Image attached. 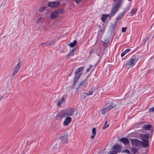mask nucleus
Wrapping results in <instances>:
<instances>
[{
	"instance_id": "obj_1",
	"label": "nucleus",
	"mask_w": 154,
	"mask_h": 154,
	"mask_svg": "<svg viewBox=\"0 0 154 154\" xmlns=\"http://www.w3.org/2000/svg\"><path fill=\"white\" fill-rule=\"evenodd\" d=\"M84 67H80L78 69H75V75L73 78V84L72 88L75 85L82 74L84 69Z\"/></svg>"
},
{
	"instance_id": "obj_2",
	"label": "nucleus",
	"mask_w": 154,
	"mask_h": 154,
	"mask_svg": "<svg viewBox=\"0 0 154 154\" xmlns=\"http://www.w3.org/2000/svg\"><path fill=\"white\" fill-rule=\"evenodd\" d=\"M140 137L142 140L143 147L146 148L149 147V138L151 139L152 135L148 133L141 134L140 135Z\"/></svg>"
},
{
	"instance_id": "obj_3",
	"label": "nucleus",
	"mask_w": 154,
	"mask_h": 154,
	"mask_svg": "<svg viewBox=\"0 0 154 154\" xmlns=\"http://www.w3.org/2000/svg\"><path fill=\"white\" fill-rule=\"evenodd\" d=\"M106 107L104 108L101 109L102 114L105 115L106 113L110 110L114 108L117 106V104L116 101H113L111 102L110 103H107L106 104Z\"/></svg>"
},
{
	"instance_id": "obj_4",
	"label": "nucleus",
	"mask_w": 154,
	"mask_h": 154,
	"mask_svg": "<svg viewBox=\"0 0 154 154\" xmlns=\"http://www.w3.org/2000/svg\"><path fill=\"white\" fill-rule=\"evenodd\" d=\"M139 58L140 56L133 55L129 60L126 61L125 66L128 68L133 67L139 60Z\"/></svg>"
},
{
	"instance_id": "obj_5",
	"label": "nucleus",
	"mask_w": 154,
	"mask_h": 154,
	"mask_svg": "<svg viewBox=\"0 0 154 154\" xmlns=\"http://www.w3.org/2000/svg\"><path fill=\"white\" fill-rule=\"evenodd\" d=\"M123 1V0H117L115 5L113 7L111 11L112 12V16L114 15L116 12L119 10L122 5Z\"/></svg>"
},
{
	"instance_id": "obj_6",
	"label": "nucleus",
	"mask_w": 154,
	"mask_h": 154,
	"mask_svg": "<svg viewBox=\"0 0 154 154\" xmlns=\"http://www.w3.org/2000/svg\"><path fill=\"white\" fill-rule=\"evenodd\" d=\"M131 144L133 146H143V143L142 141L136 139H130Z\"/></svg>"
},
{
	"instance_id": "obj_7",
	"label": "nucleus",
	"mask_w": 154,
	"mask_h": 154,
	"mask_svg": "<svg viewBox=\"0 0 154 154\" xmlns=\"http://www.w3.org/2000/svg\"><path fill=\"white\" fill-rule=\"evenodd\" d=\"M68 135L67 133H65L60 136L59 139L61 140L62 142L65 143L68 141Z\"/></svg>"
},
{
	"instance_id": "obj_8",
	"label": "nucleus",
	"mask_w": 154,
	"mask_h": 154,
	"mask_svg": "<svg viewBox=\"0 0 154 154\" xmlns=\"http://www.w3.org/2000/svg\"><path fill=\"white\" fill-rule=\"evenodd\" d=\"M60 4L59 1L49 2L48 3V6L51 8H56L58 7Z\"/></svg>"
},
{
	"instance_id": "obj_9",
	"label": "nucleus",
	"mask_w": 154,
	"mask_h": 154,
	"mask_svg": "<svg viewBox=\"0 0 154 154\" xmlns=\"http://www.w3.org/2000/svg\"><path fill=\"white\" fill-rule=\"evenodd\" d=\"M122 146L119 144H116L112 147V150L117 154L120 152L122 151Z\"/></svg>"
},
{
	"instance_id": "obj_10",
	"label": "nucleus",
	"mask_w": 154,
	"mask_h": 154,
	"mask_svg": "<svg viewBox=\"0 0 154 154\" xmlns=\"http://www.w3.org/2000/svg\"><path fill=\"white\" fill-rule=\"evenodd\" d=\"M117 23L115 21L113 24L111 25L109 27V30L110 32V33L111 35L113 34V35L115 34L114 30L117 26Z\"/></svg>"
},
{
	"instance_id": "obj_11",
	"label": "nucleus",
	"mask_w": 154,
	"mask_h": 154,
	"mask_svg": "<svg viewBox=\"0 0 154 154\" xmlns=\"http://www.w3.org/2000/svg\"><path fill=\"white\" fill-rule=\"evenodd\" d=\"M112 12L111 11L109 14H103L101 18V19L102 20V21L103 22H105L108 17H109V19H110L113 16H112Z\"/></svg>"
},
{
	"instance_id": "obj_12",
	"label": "nucleus",
	"mask_w": 154,
	"mask_h": 154,
	"mask_svg": "<svg viewBox=\"0 0 154 154\" xmlns=\"http://www.w3.org/2000/svg\"><path fill=\"white\" fill-rule=\"evenodd\" d=\"M75 109L73 108H70L68 109L66 112H65V113L66 116H72L75 112Z\"/></svg>"
},
{
	"instance_id": "obj_13",
	"label": "nucleus",
	"mask_w": 154,
	"mask_h": 154,
	"mask_svg": "<svg viewBox=\"0 0 154 154\" xmlns=\"http://www.w3.org/2000/svg\"><path fill=\"white\" fill-rule=\"evenodd\" d=\"M20 63L21 60H20L19 61V62L17 63L15 67L14 68V70L13 71L12 73V75L13 76L15 75L18 72L19 70L20 67Z\"/></svg>"
},
{
	"instance_id": "obj_14",
	"label": "nucleus",
	"mask_w": 154,
	"mask_h": 154,
	"mask_svg": "<svg viewBox=\"0 0 154 154\" xmlns=\"http://www.w3.org/2000/svg\"><path fill=\"white\" fill-rule=\"evenodd\" d=\"M58 11L57 10H56L51 13L50 15V17L51 19L57 18L58 17L59 14Z\"/></svg>"
},
{
	"instance_id": "obj_15",
	"label": "nucleus",
	"mask_w": 154,
	"mask_h": 154,
	"mask_svg": "<svg viewBox=\"0 0 154 154\" xmlns=\"http://www.w3.org/2000/svg\"><path fill=\"white\" fill-rule=\"evenodd\" d=\"M72 118L69 116H68L65 119L63 124L64 126H67L71 122Z\"/></svg>"
},
{
	"instance_id": "obj_16",
	"label": "nucleus",
	"mask_w": 154,
	"mask_h": 154,
	"mask_svg": "<svg viewBox=\"0 0 154 154\" xmlns=\"http://www.w3.org/2000/svg\"><path fill=\"white\" fill-rule=\"evenodd\" d=\"M119 141L122 143L124 145H127L129 143L128 139L126 137H123L119 139Z\"/></svg>"
},
{
	"instance_id": "obj_17",
	"label": "nucleus",
	"mask_w": 154,
	"mask_h": 154,
	"mask_svg": "<svg viewBox=\"0 0 154 154\" xmlns=\"http://www.w3.org/2000/svg\"><path fill=\"white\" fill-rule=\"evenodd\" d=\"M88 85L87 81L86 79H84V80L82 81L79 84V86L83 88H85L86 86Z\"/></svg>"
},
{
	"instance_id": "obj_18",
	"label": "nucleus",
	"mask_w": 154,
	"mask_h": 154,
	"mask_svg": "<svg viewBox=\"0 0 154 154\" xmlns=\"http://www.w3.org/2000/svg\"><path fill=\"white\" fill-rule=\"evenodd\" d=\"M125 14L123 12L119 13L116 19V20L115 21V22H116V23H118V21L119 20L121 19L123 17Z\"/></svg>"
},
{
	"instance_id": "obj_19",
	"label": "nucleus",
	"mask_w": 154,
	"mask_h": 154,
	"mask_svg": "<svg viewBox=\"0 0 154 154\" xmlns=\"http://www.w3.org/2000/svg\"><path fill=\"white\" fill-rule=\"evenodd\" d=\"M143 130H151L152 128V127L150 125H145L143 126Z\"/></svg>"
},
{
	"instance_id": "obj_20",
	"label": "nucleus",
	"mask_w": 154,
	"mask_h": 154,
	"mask_svg": "<svg viewBox=\"0 0 154 154\" xmlns=\"http://www.w3.org/2000/svg\"><path fill=\"white\" fill-rule=\"evenodd\" d=\"M77 41L76 40H74L73 42H70L69 44H68L71 47H74L77 44Z\"/></svg>"
},
{
	"instance_id": "obj_21",
	"label": "nucleus",
	"mask_w": 154,
	"mask_h": 154,
	"mask_svg": "<svg viewBox=\"0 0 154 154\" xmlns=\"http://www.w3.org/2000/svg\"><path fill=\"white\" fill-rule=\"evenodd\" d=\"M131 50L130 49H127L124 52H123L121 54V57H123L127 53L129 52Z\"/></svg>"
},
{
	"instance_id": "obj_22",
	"label": "nucleus",
	"mask_w": 154,
	"mask_h": 154,
	"mask_svg": "<svg viewBox=\"0 0 154 154\" xmlns=\"http://www.w3.org/2000/svg\"><path fill=\"white\" fill-rule=\"evenodd\" d=\"M66 116L65 112H63V114H61L60 113H58L56 116V117L57 118H60V119L63 118V117Z\"/></svg>"
},
{
	"instance_id": "obj_23",
	"label": "nucleus",
	"mask_w": 154,
	"mask_h": 154,
	"mask_svg": "<svg viewBox=\"0 0 154 154\" xmlns=\"http://www.w3.org/2000/svg\"><path fill=\"white\" fill-rule=\"evenodd\" d=\"M86 94H85V92H82L80 94V98L82 100H84L85 99V97H86Z\"/></svg>"
},
{
	"instance_id": "obj_24",
	"label": "nucleus",
	"mask_w": 154,
	"mask_h": 154,
	"mask_svg": "<svg viewBox=\"0 0 154 154\" xmlns=\"http://www.w3.org/2000/svg\"><path fill=\"white\" fill-rule=\"evenodd\" d=\"M93 90L94 89H93V87H92V88H91V90L90 91L87 93H85L86 95L87 96H89L92 95L94 91Z\"/></svg>"
},
{
	"instance_id": "obj_25",
	"label": "nucleus",
	"mask_w": 154,
	"mask_h": 154,
	"mask_svg": "<svg viewBox=\"0 0 154 154\" xmlns=\"http://www.w3.org/2000/svg\"><path fill=\"white\" fill-rule=\"evenodd\" d=\"M47 8L46 6H42L39 8V11L41 12L42 13L45 11V9Z\"/></svg>"
},
{
	"instance_id": "obj_26",
	"label": "nucleus",
	"mask_w": 154,
	"mask_h": 154,
	"mask_svg": "<svg viewBox=\"0 0 154 154\" xmlns=\"http://www.w3.org/2000/svg\"><path fill=\"white\" fill-rule=\"evenodd\" d=\"M131 151L134 153V154H135L137 153L138 150L135 147H133L131 149Z\"/></svg>"
},
{
	"instance_id": "obj_27",
	"label": "nucleus",
	"mask_w": 154,
	"mask_h": 154,
	"mask_svg": "<svg viewBox=\"0 0 154 154\" xmlns=\"http://www.w3.org/2000/svg\"><path fill=\"white\" fill-rule=\"evenodd\" d=\"M58 14L59 15V14H63V13L64 11H65V10L63 9H60V10H58Z\"/></svg>"
},
{
	"instance_id": "obj_28",
	"label": "nucleus",
	"mask_w": 154,
	"mask_h": 154,
	"mask_svg": "<svg viewBox=\"0 0 154 154\" xmlns=\"http://www.w3.org/2000/svg\"><path fill=\"white\" fill-rule=\"evenodd\" d=\"M48 42V45H54L55 42V39H54L51 41H49Z\"/></svg>"
},
{
	"instance_id": "obj_29",
	"label": "nucleus",
	"mask_w": 154,
	"mask_h": 154,
	"mask_svg": "<svg viewBox=\"0 0 154 154\" xmlns=\"http://www.w3.org/2000/svg\"><path fill=\"white\" fill-rule=\"evenodd\" d=\"M105 29V27H103L102 28L99 29L98 30L99 32L103 33L104 32Z\"/></svg>"
},
{
	"instance_id": "obj_30",
	"label": "nucleus",
	"mask_w": 154,
	"mask_h": 154,
	"mask_svg": "<svg viewBox=\"0 0 154 154\" xmlns=\"http://www.w3.org/2000/svg\"><path fill=\"white\" fill-rule=\"evenodd\" d=\"M107 121H106L105 122L103 128V129H104V130L105 129L109 126V125H107Z\"/></svg>"
},
{
	"instance_id": "obj_31",
	"label": "nucleus",
	"mask_w": 154,
	"mask_h": 154,
	"mask_svg": "<svg viewBox=\"0 0 154 154\" xmlns=\"http://www.w3.org/2000/svg\"><path fill=\"white\" fill-rule=\"evenodd\" d=\"M137 11V10L135 9V8L132 9L131 11V14H132L131 15V16H132L133 15V14L134 13H135Z\"/></svg>"
},
{
	"instance_id": "obj_32",
	"label": "nucleus",
	"mask_w": 154,
	"mask_h": 154,
	"mask_svg": "<svg viewBox=\"0 0 154 154\" xmlns=\"http://www.w3.org/2000/svg\"><path fill=\"white\" fill-rule=\"evenodd\" d=\"M129 6H128L126 8L124 9L123 12L125 14L126 12L129 10Z\"/></svg>"
},
{
	"instance_id": "obj_33",
	"label": "nucleus",
	"mask_w": 154,
	"mask_h": 154,
	"mask_svg": "<svg viewBox=\"0 0 154 154\" xmlns=\"http://www.w3.org/2000/svg\"><path fill=\"white\" fill-rule=\"evenodd\" d=\"M122 152L123 153H126L127 154H130L129 151L127 149H125L122 151Z\"/></svg>"
},
{
	"instance_id": "obj_34",
	"label": "nucleus",
	"mask_w": 154,
	"mask_h": 154,
	"mask_svg": "<svg viewBox=\"0 0 154 154\" xmlns=\"http://www.w3.org/2000/svg\"><path fill=\"white\" fill-rule=\"evenodd\" d=\"M109 43V42H103V47L105 48H106Z\"/></svg>"
},
{
	"instance_id": "obj_35",
	"label": "nucleus",
	"mask_w": 154,
	"mask_h": 154,
	"mask_svg": "<svg viewBox=\"0 0 154 154\" xmlns=\"http://www.w3.org/2000/svg\"><path fill=\"white\" fill-rule=\"evenodd\" d=\"M92 134H96V129L95 128H93L92 129Z\"/></svg>"
},
{
	"instance_id": "obj_36",
	"label": "nucleus",
	"mask_w": 154,
	"mask_h": 154,
	"mask_svg": "<svg viewBox=\"0 0 154 154\" xmlns=\"http://www.w3.org/2000/svg\"><path fill=\"white\" fill-rule=\"evenodd\" d=\"M60 146L59 145H58L56 143L54 146H53V149H54V150L55 149H57Z\"/></svg>"
},
{
	"instance_id": "obj_37",
	"label": "nucleus",
	"mask_w": 154,
	"mask_h": 154,
	"mask_svg": "<svg viewBox=\"0 0 154 154\" xmlns=\"http://www.w3.org/2000/svg\"><path fill=\"white\" fill-rule=\"evenodd\" d=\"M149 112H152L154 111V107L150 108L149 109Z\"/></svg>"
},
{
	"instance_id": "obj_38",
	"label": "nucleus",
	"mask_w": 154,
	"mask_h": 154,
	"mask_svg": "<svg viewBox=\"0 0 154 154\" xmlns=\"http://www.w3.org/2000/svg\"><path fill=\"white\" fill-rule=\"evenodd\" d=\"M73 55L72 54L69 52L66 55V58L67 59H69V57L70 56H72Z\"/></svg>"
},
{
	"instance_id": "obj_39",
	"label": "nucleus",
	"mask_w": 154,
	"mask_h": 154,
	"mask_svg": "<svg viewBox=\"0 0 154 154\" xmlns=\"http://www.w3.org/2000/svg\"><path fill=\"white\" fill-rule=\"evenodd\" d=\"M73 55L72 54L69 52L66 55V58L67 59H69V57L70 56H72Z\"/></svg>"
},
{
	"instance_id": "obj_40",
	"label": "nucleus",
	"mask_w": 154,
	"mask_h": 154,
	"mask_svg": "<svg viewBox=\"0 0 154 154\" xmlns=\"http://www.w3.org/2000/svg\"><path fill=\"white\" fill-rule=\"evenodd\" d=\"M127 28L126 27H123L122 28V32H125L127 29Z\"/></svg>"
},
{
	"instance_id": "obj_41",
	"label": "nucleus",
	"mask_w": 154,
	"mask_h": 154,
	"mask_svg": "<svg viewBox=\"0 0 154 154\" xmlns=\"http://www.w3.org/2000/svg\"><path fill=\"white\" fill-rule=\"evenodd\" d=\"M76 50V49L75 48H73L70 50L69 52L72 54L74 53V51H75Z\"/></svg>"
},
{
	"instance_id": "obj_42",
	"label": "nucleus",
	"mask_w": 154,
	"mask_h": 154,
	"mask_svg": "<svg viewBox=\"0 0 154 154\" xmlns=\"http://www.w3.org/2000/svg\"><path fill=\"white\" fill-rule=\"evenodd\" d=\"M48 42H44V43H42L41 44L39 45V46H40V45H46V46H49V45H48Z\"/></svg>"
},
{
	"instance_id": "obj_43",
	"label": "nucleus",
	"mask_w": 154,
	"mask_h": 154,
	"mask_svg": "<svg viewBox=\"0 0 154 154\" xmlns=\"http://www.w3.org/2000/svg\"><path fill=\"white\" fill-rule=\"evenodd\" d=\"M94 50L93 49H91L89 52V56H91V54H92L93 53H94Z\"/></svg>"
},
{
	"instance_id": "obj_44",
	"label": "nucleus",
	"mask_w": 154,
	"mask_h": 154,
	"mask_svg": "<svg viewBox=\"0 0 154 154\" xmlns=\"http://www.w3.org/2000/svg\"><path fill=\"white\" fill-rule=\"evenodd\" d=\"M74 1L76 4H79L81 2L82 0H74Z\"/></svg>"
},
{
	"instance_id": "obj_45",
	"label": "nucleus",
	"mask_w": 154,
	"mask_h": 154,
	"mask_svg": "<svg viewBox=\"0 0 154 154\" xmlns=\"http://www.w3.org/2000/svg\"><path fill=\"white\" fill-rule=\"evenodd\" d=\"M62 102H61V101H59L58 102V103H57V105L58 106H60L61 105V104L62 103Z\"/></svg>"
},
{
	"instance_id": "obj_46",
	"label": "nucleus",
	"mask_w": 154,
	"mask_h": 154,
	"mask_svg": "<svg viewBox=\"0 0 154 154\" xmlns=\"http://www.w3.org/2000/svg\"><path fill=\"white\" fill-rule=\"evenodd\" d=\"M150 39V36H147L146 38L144 40L145 42L148 41Z\"/></svg>"
},
{
	"instance_id": "obj_47",
	"label": "nucleus",
	"mask_w": 154,
	"mask_h": 154,
	"mask_svg": "<svg viewBox=\"0 0 154 154\" xmlns=\"http://www.w3.org/2000/svg\"><path fill=\"white\" fill-rule=\"evenodd\" d=\"M65 100V99L64 97H62V98L61 99V100L60 101H61V102H62V103L63 101H64Z\"/></svg>"
},
{
	"instance_id": "obj_48",
	"label": "nucleus",
	"mask_w": 154,
	"mask_h": 154,
	"mask_svg": "<svg viewBox=\"0 0 154 154\" xmlns=\"http://www.w3.org/2000/svg\"><path fill=\"white\" fill-rule=\"evenodd\" d=\"M95 135V134H92V135L91 137V138L92 139L94 138Z\"/></svg>"
},
{
	"instance_id": "obj_49",
	"label": "nucleus",
	"mask_w": 154,
	"mask_h": 154,
	"mask_svg": "<svg viewBox=\"0 0 154 154\" xmlns=\"http://www.w3.org/2000/svg\"><path fill=\"white\" fill-rule=\"evenodd\" d=\"M81 88L80 86L79 85L78 87L76 88V91H79V88Z\"/></svg>"
},
{
	"instance_id": "obj_50",
	"label": "nucleus",
	"mask_w": 154,
	"mask_h": 154,
	"mask_svg": "<svg viewBox=\"0 0 154 154\" xmlns=\"http://www.w3.org/2000/svg\"><path fill=\"white\" fill-rule=\"evenodd\" d=\"M90 76V74L88 75H87V76L86 77V78L85 79H86V80L87 81V80L88 79V78Z\"/></svg>"
},
{
	"instance_id": "obj_51",
	"label": "nucleus",
	"mask_w": 154,
	"mask_h": 154,
	"mask_svg": "<svg viewBox=\"0 0 154 154\" xmlns=\"http://www.w3.org/2000/svg\"><path fill=\"white\" fill-rule=\"evenodd\" d=\"M42 18V17H41V18H39L37 20V23H39L40 22V20Z\"/></svg>"
},
{
	"instance_id": "obj_52",
	"label": "nucleus",
	"mask_w": 154,
	"mask_h": 154,
	"mask_svg": "<svg viewBox=\"0 0 154 154\" xmlns=\"http://www.w3.org/2000/svg\"><path fill=\"white\" fill-rule=\"evenodd\" d=\"M92 67V65H90L89 66L88 68L91 69Z\"/></svg>"
},
{
	"instance_id": "obj_53",
	"label": "nucleus",
	"mask_w": 154,
	"mask_h": 154,
	"mask_svg": "<svg viewBox=\"0 0 154 154\" xmlns=\"http://www.w3.org/2000/svg\"><path fill=\"white\" fill-rule=\"evenodd\" d=\"M104 41L106 42H109V40L108 39H105Z\"/></svg>"
},
{
	"instance_id": "obj_54",
	"label": "nucleus",
	"mask_w": 154,
	"mask_h": 154,
	"mask_svg": "<svg viewBox=\"0 0 154 154\" xmlns=\"http://www.w3.org/2000/svg\"><path fill=\"white\" fill-rule=\"evenodd\" d=\"M90 70V69L88 68L87 69L86 71V72H88Z\"/></svg>"
},
{
	"instance_id": "obj_55",
	"label": "nucleus",
	"mask_w": 154,
	"mask_h": 154,
	"mask_svg": "<svg viewBox=\"0 0 154 154\" xmlns=\"http://www.w3.org/2000/svg\"><path fill=\"white\" fill-rule=\"evenodd\" d=\"M3 96H0V101L2 99V98H3Z\"/></svg>"
},
{
	"instance_id": "obj_56",
	"label": "nucleus",
	"mask_w": 154,
	"mask_h": 154,
	"mask_svg": "<svg viewBox=\"0 0 154 154\" xmlns=\"http://www.w3.org/2000/svg\"><path fill=\"white\" fill-rule=\"evenodd\" d=\"M99 28H100V29L101 28V26L100 25H99Z\"/></svg>"
},
{
	"instance_id": "obj_57",
	"label": "nucleus",
	"mask_w": 154,
	"mask_h": 154,
	"mask_svg": "<svg viewBox=\"0 0 154 154\" xmlns=\"http://www.w3.org/2000/svg\"><path fill=\"white\" fill-rule=\"evenodd\" d=\"M98 62H97V63H96L95 64V66H96L97 65V64H98Z\"/></svg>"
},
{
	"instance_id": "obj_58",
	"label": "nucleus",
	"mask_w": 154,
	"mask_h": 154,
	"mask_svg": "<svg viewBox=\"0 0 154 154\" xmlns=\"http://www.w3.org/2000/svg\"><path fill=\"white\" fill-rule=\"evenodd\" d=\"M71 74H72V73H71L69 75V76H70L71 75Z\"/></svg>"
},
{
	"instance_id": "obj_59",
	"label": "nucleus",
	"mask_w": 154,
	"mask_h": 154,
	"mask_svg": "<svg viewBox=\"0 0 154 154\" xmlns=\"http://www.w3.org/2000/svg\"><path fill=\"white\" fill-rule=\"evenodd\" d=\"M117 0H114V2H115Z\"/></svg>"
},
{
	"instance_id": "obj_60",
	"label": "nucleus",
	"mask_w": 154,
	"mask_h": 154,
	"mask_svg": "<svg viewBox=\"0 0 154 154\" xmlns=\"http://www.w3.org/2000/svg\"><path fill=\"white\" fill-rule=\"evenodd\" d=\"M1 7V6H0V8Z\"/></svg>"
}]
</instances>
